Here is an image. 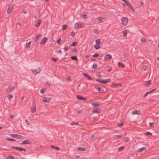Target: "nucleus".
Here are the masks:
<instances>
[{
  "label": "nucleus",
  "instance_id": "f257e3e1",
  "mask_svg": "<svg viewBox=\"0 0 159 159\" xmlns=\"http://www.w3.org/2000/svg\"><path fill=\"white\" fill-rule=\"evenodd\" d=\"M122 24L124 25H126L128 22V19L126 17H123L121 19Z\"/></svg>",
  "mask_w": 159,
  "mask_h": 159
},
{
  "label": "nucleus",
  "instance_id": "f03ea898",
  "mask_svg": "<svg viewBox=\"0 0 159 159\" xmlns=\"http://www.w3.org/2000/svg\"><path fill=\"white\" fill-rule=\"evenodd\" d=\"M123 5L124 6H125V5H126L127 6L129 7L131 10L133 11H135V10H134L132 5L130 4V3H129V2H128L127 1L125 2V4H124V3H122Z\"/></svg>",
  "mask_w": 159,
  "mask_h": 159
},
{
  "label": "nucleus",
  "instance_id": "7ed1b4c3",
  "mask_svg": "<svg viewBox=\"0 0 159 159\" xmlns=\"http://www.w3.org/2000/svg\"><path fill=\"white\" fill-rule=\"evenodd\" d=\"M91 103L92 105L95 107H98L101 104V103L99 102H93Z\"/></svg>",
  "mask_w": 159,
  "mask_h": 159
},
{
  "label": "nucleus",
  "instance_id": "20e7f679",
  "mask_svg": "<svg viewBox=\"0 0 159 159\" xmlns=\"http://www.w3.org/2000/svg\"><path fill=\"white\" fill-rule=\"evenodd\" d=\"M9 135L11 137L15 138L17 139H19L22 137V136L20 135L15 134H9Z\"/></svg>",
  "mask_w": 159,
  "mask_h": 159
},
{
  "label": "nucleus",
  "instance_id": "39448f33",
  "mask_svg": "<svg viewBox=\"0 0 159 159\" xmlns=\"http://www.w3.org/2000/svg\"><path fill=\"white\" fill-rule=\"evenodd\" d=\"M11 148H12L15 149L17 150H18V151H24V152L26 151V150L25 148H23L19 147H14L13 146H11Z\"/></svg>",
  "mask_w": 159,
  "mask_h": 159
},
{
  "label": "nucleus",
  "instance_id": "423d86ee",
  "mask_svg": "<svg viewBox=\"0 0 159 159\" xmlns=\"http://www.w3.org/2000/svg\"><path fill=\"white\" fill-rule=\"evenodd\" d=\"M83 24L82 22H77L75 24L74 26L75 28H80L83 26Z\"/></svg>",
  "mask_w": 159,
  "mask_h": 159
},
{
  "label": "nucleus",
  "instance_id": "0eeeda50",
  "mask_svg": "<svg viewBox=\"0 0 159 159\" xmlns=\"http://www.w3.org/2000/svg\"><path fill=\"white\" fill-rule=\"evenodd\" d=\"M13 9V6L12 5H9L7 11V13L8 14L11 13Z\"/></svg>",
  "mask_w": 159,
  "mask_h": 159
},
{
  "label": "nucleus",
  "instance_id": "6e6552de",
  "mask_svg": "<svg viewBox=\"0 0 159 159\" xmlns=\"http://www.w3.org/2000/svg\"><path fill=\"white\" fill-rule=\"evenodd\" d=\"M101 112V110L99 108H95L93 109L92 111V113H100Z\"/></svg>",
  "mask_w": 159,
  "mask_h": 159
},
{
  "label": "nucleus",
  "instance_id": "1a4fd4ad",
  "mask_svg": "<svg viewBox=\"0 0 159 159\" xmlns=\"http://www.w3.org/2000/svg\"><path fill=\"white\" fill-rule=\"evenodd\" d=\"M51 98H47L46 97H43V102H47L49 103L51 100Z\"/></svg>",
  "mask_w": 159,
  "mask_h": 159
},
{
  "label": "nucleus",
  "instance_id": "9d476101",
  "mask_svg": "<svg viewBox=\"0 0 159 159\" xmlns=\"http://www.w3.org/2000/svg\"><path fill=\"white\" fill-rule=\"evenodd\" d=\"M47 40V38L46 37H44L41 40V41L40 43V44H42L43 43L45 44Z\"/></svg>",
  "mask_w": 159,
  "mask_h": 159
},
{
  "label": "nucleus",
  "instance_id": "9b49d317",
  "mask_svg": "<svg viewBox=\"0 0 159 159\" xmlns=\"http://www.w3.org/2000/svg\"><path fill=\"white\" fill-rule=\"evenodd\" d=\"M112 58V56L110 54L106 55L104 57V59L106 60H108L111 59Z\"/></svg>",
  "mask_w": 159,
  "mask_h": 159
},
{
  "label": "nucleus",
  "instance_id": "f8f14e48",
  "mask_svg": "<svg viewBox=\"0 0 159 159\" xmlns=\"http://www.w3.org/2000/svg\"><path fill=\"white\" fill-rule=\"evenodd\" d=\"M34 74H36L37 73H39L40 71V68L37 69L35 70H31Z\"/></svg>",
  "mask_w": 159,
  "mask_h": 159
},
{
  "label": "nucleus",
  "instance_id": "ddd939ff",
  "mask_svg": "<svg viewBox=\"0 0 159 159\" xmlns=\"http://www.w3.org/2000/svg\"><path fill=\"white\" fill-rule=\"evenodd\" d=\"M77 98L80 100H86V98H85L83 97L80 95H77Z\"/></svg>",
  "mask_w": 159,
  "mask_h": 159
},
{
  "label": "nucleus",
  "instance_id": "4468645a",
  "mask_svg": "<svg viewBox=\"0 0 159 159\" xmlns=\"http://www.w3.org/2000/svg\"><path fill=\"white\" fill-rule=\"evenodd\" d=\"M111 81V79L102 80V81H101V82H102V83L106 84V83L109 82Z\"/></svg>",
  "mask_w": 159,
  "mask_h": 159
},
{
  "label": "nucleus",
  "instance_id": "2eb2a0df",
  "mask_svg": "<svg viewBox=\"0 0 159 159\" xmlns=\"http://www.w3.org/2000/svg\"><path fill=\"white\" fill-rule=\"evenodd\" d=\"M31 143V142L29 140H25L23 141L21 144H30Z\"/></svg>",
  "mask_w": 159,
  "mask_h": 159
},
{
  "label": "nucleus",
  "instance_id": "dca6fc26",
  "mask_svg": "<svg viewBox=\"0 0 159 159\" xmlns=\"http://www.w3.org/2000/svg\"><path fill=\"white\" fill-rule=\"evenodd\" d=\"M121 84H120L119 83H116L114 82H113L111 84V86L112 87H116L118 86H121Z\"/></svg>",
  "mask_w": 159,
  "mask_h": 159
},
{
  "label": "nucleus",
  "instance_id": "f3484780",
  "mask_svg": "<svg viewBox=\"0 0 159 159\" xmlns=\"http://www.w3.org/2000/svg\"><path fill=\"white\" fill-rule=\"evenodd\" d=\"M83 75L85 76L86 78H87L88 80H92V78L87 74L84 73L83 74Z\"/></svg>",
  "mask_w": 159,
  "mask_h": 159
},
{
  "label": "nucleus",
  "instance_id": "a211bd4d",
  "mask_svg": "<svg viewBox=\"0 0 159 159\" xmlns=\"http://www.w3.org/2000/svg\"><path fill=\"white\" fill-rule=\"evenodd\" d=\"M156 89H154L151 90V91H150L149 92L146 93L145 94L143 97H146V96H147V95L148 94H150V93L153 92Z\"/></svg>",
  "mask_w": 159,
  "mask_h": 159
},
{
  "label": "nucleus",
  "instance_id": "6ab92c4d",
  "mask_svg": "<svg viewBox=\"0 0 159 159\" xmlns=\"http://www.w3.org/2000/svg\"><path fill=\"white\" fill-rule=\"evenodd\" d=\"M146 149L145 147H143L142 148H140L137 150V152H140L143 151L145 150Z\"/></svg>",
  "mask_w": 159,
  "mask_h": 159
},
{
  "label": "nucleus",
  "instance_id": "aec40b11",
  "mask_svg": "<svg viewBox=\"0 0 159 159\" xmlns=\"http://www.w3.org/2000/svg\"><path fill=\"white\" fill-rule=\"evenodd\" d=\"M15 88V87L14 86H11V85H10L8 87V90L7 89V91L9 90L11 92L12 90H13V89Z\"/></svg>",
  "mask_w": 159,
  "mask_h": 159
},
{
  "label": "nucleus",
  "instance_id": "412c9836",
  "mask_svg": "<svg viewBox=\"0 0 159 159\" xmlns=\"http://www.w3.org/2000/svg\"><path fill=\"white\" fill-rule=\"evenodd\" d=\"M41 21H42V20L41 19H39L37 21V23L35 24V26H36V27L39 26V25L40 23H41Z\"/></svg>",
  "mask_w": 159,
  "mask_h": 159
},
{
  "label": "nucleus",
  "instance_id": "4be33fe9",
  "mask_svg": "<svg viewBox=\"0 0 159 159\" xmlns=\"http://www.w3.org/2000/svg\"><path fill=\"white\" fill-rule=\"evenodd\" d=\"M42 36V35L41 34H38L37 36H36L35 39H34V42H36L39 39V37H40Z\"/></svg>",
  "mask_w": 159,
  "mask_h": 159
},
{
  "label": "nucleus",
  "instance_id": "5701e85b",
  "mask_svg": "<svg viewBox=\"0 0 159 159\" xmlns=\"http://www.w3.org/2000/svg\"><path fill=\"white\" fill-rule=\"evenodd\" d=\"M118 66L120 67L124 68L125 67V65L121 62H119L118 63Z\"/></svg>",
  "mask_w": 159,
  "mask_h": 159
},
{
  "label": "nucleus",
  "instance_id": "b1692460",
  "mask_svg": "<svg viewBox=\"0 0 159 159\" xmlns=\"http://www.w3.org/2000/svg\"><path fill=\"white\" fill-rule=\"evenodd\" d=\"M95 43L97 45H99L101 43V42L100 39H96L95 41Z\"/></svg>",
  "mask_w": 159,
  "mask_h": 159
},
{
  "label": "nucleus",
  "instance_id": "393cba45",
  "mask_svg": "<svg viewBox=\"0 0 159 159\" xmlns=\"http://www.w3.org/2000/svg\"><path fill=\"white\" fill-rule=\"evenodd\" d=\"M36 107L35 106H34L33 107H31V112H34L36 111Z\"/></svg>",
  "mask_w": 159,
  "mask_h": 159
},
{
  "label": "nucleus",
  "instance_id": "a878e982",
  "mask_svg": "<svg viewBox=\"0 0 159 159\" xmlns=\"http://www.w3.org/2000/svg\"><path fill=\"white\" fill-rule=\"evenodd\" d=\"M113 137L115 139H117L119 138L122 137L121 135H115Z\"/></svg>",
  "mask_w": 159,
  "mask_h": 159
},
{
  "label": "nucleus",
  "instance_id": "bb28decb",
  "mask_svg": "<svg viewBox=\"0 0 159 159\" xmlns=\"http://www.w3.org/2000/svg\"><path fill=\"white\" fill-rule=\"evenodd\" d=\"M70 58L73 60L77 61L78 58L76 56H71Z\"/></svg>",
  "mask_w": 159,
  "mask_h": 159
},
{
  "label": "nucleus",
  "instance_id": "cd10ccee",
  "mask_svg": "<svg viewBox=\"0 0 159 159\" xmlns=\"http://www.w3.org/2000/svg\"><path fill=\"white\" fill-rule=\"evenodd\" d=\"M97 68V63H94L93 66L91 67V68L96 69Z\"/></svg>",
  "mask_w": 159,
  "mask_h": 159
},
{
  "label": "nucleus",
  "instance_id": "c85d7f7f",
  "mask_svg": "<svg viewBox=\"0 0 159 159\" xmlns=\"http://www.w3.org/2000/svg\"><path fill=\"white\" fill-rule=\"evenodd\" d=\"M151 82V81L150 80H149L147 81L145 83V84H144V85H146V86H148L150 84Z\"/></svg>",
  "mask_w": 159,
  "mask_h": 159
},
{
  "label": "nucleus",
  "instance_id": "c756f323",
  "mask_svg": "<svg viewBox=\"0 0 159 159\" xmlns=\"http://www.w3.org/2000/svg\"><path fill=\"white\" fill-rule=\"evenodd\" d=\"M31 42V41H30L28 43H26V46L27 47V48H28L30 47Z\"/></svg>",
  "mask_w": 159,
  "mask_h": 159
},
{
  "label": "nucleus",
  "instance_id": "7c9ffc66",
  "mask_svg": "<svg viewBox=\"0 0 159 159\" xmlns=\"http://www.w3.org/2000/svg\"><path fill=\"white\" fill-rule=\"evenodd\" d=\"M148 69V67L146 66H142V70L143 71H145Z\"/></svg>",
  "mask_w": 159,
  "mask_h": 159
},
{
  "label": "nucleus",
  "instance_id": "2f4dec72",
  "mask_svg": "<svg viewBox=\"0 0 159 159\" xmlns=\"http://www.w3.org/2000/svg\"><path fill=\"white\" fill-rule=\"evenodd\" d=\"M50 147L52 148L56 149L57 150H59L60 149L58 147L53 146L52 145H51Z\"/></svg>",
  "mask_w": 159,
  "mask_h": 159
},
{
  "label": "nucleus",
  "instance_id": "473e14b6",
  "mask_svg": "<svg viewBox=\"0 0 159 159\" xmlns=\"http://www.w3.org/2000/svg\"><path fill=\"white\" fill-rule=\"evenodd\" d=\"M7 159H14V157L12 155H9L7 156Z\"/></svg>",
  "mask_w": 159,
  "mask_h": 159
},
{
  "label": "nucleus",
  "instance_id": "72a5a7b5",
  "mask_svg": "<svg viewBox=\"0 0 159 159\" xmlns=\"http://www.w3.org/2000/svg\"><path fill=\"white\" fill-rule=\"evenodd\" d=\"M81 17L84 19H86L87 18V15L86 14L82 13L81 15Z\"/></svg>",
  "mask_w": 159,
  "mask_h": 159
},
{
  "label": "nucleus",
  "instance_id": "f704fd0d",
  "mask_svg": "<svg viewBox=\"0 0 159 159\" xmlns=\"http://www.w3.org/2000/svg\"><path fill=\"white\" fill-rule=\"evenodd\" d=\"M77 149L78 150L81 151H84L85 150L84 148L82 147L77 148Z\"/></svg>",
  "mask_w": 159,
  "mask_h": 159
},
{
  "label": "nucleus",
  "instance_id": "c9c22d12",
  "mask_svg": "<svg viewBox=\"0 0 159 159\" xmlns=\"http://www.w3.org/2000/svg\"><path fill=\"white\" fill-rule=\"evenodd\" d=\"M139 112V111H133L132 112V114L133 115H134L135 114H138Z\"/></svg>",
  "mask_w": 159,
  "mask_h": 159
},
{
  "label": "nucleus",
  "instance_id": "e433bc0d",
  "mask_svg": "<svg viewBox=\"0 0 159 159\" xmlns=\"http://www.w3.org/2000/svg\"><path fill=\"white\" fill-rule=\"evenodd\" d=\"M103 18H102L101 17H98V20L99 22H102V20L103 19Z\"/></svg>",
  "mask_w": 159,
  "mask_h": 159
},
{
  "label": "nucleus",
  "instance_id": "4c0bfd02",
  "mask_svg": "<svg viewBox=\"0 0 159 159\" xmlns=\"http://www.w3.org/2000/svg\"><path fill=\"white\" fill-rule=\"evenodd\" d=\"M7 140L9 141H15L16 139L11 138H7Z\"/></svg>",
  "mask_w": 159,
  "mask_h": 159
},
{
  "label": "nucleus",
  "instance_id": "58836bf2",
  "mask_svg": "<svg viewBox=\"0 0 159 159\" xmlns=\"http://www.w3.org/2000/svg\"><path fill=\"white\" fill-rule=\"evenodd\" d=\"M67 27V25L66 24L63 25L62 26V30H65Z\"/></svg>",
  "mask_w": 159,
  "mask_h": 159
},
{
  "label": "nucleus",
  "instance_id": "ea45409f",
  "mask_svg": "<svg viewBox=\"0 0 159 159\" xmlns=\"http://www.w3.org/2000/svg\"><path fill=\"white\" fill-rule=\"evenodd\" d=\"M141 41L142 43H144L146 41V39L144 38H142L141 39Z\"/></svg>",
  "mask_w": 159,
  "mask_h": 159
},
{
  "label": "nucleus",
  "instance_id": "a19ab883",
  "mask_svg": "<svg viewBox=\"0 0 159 159\" xmlns=\"http://www.w3.org/2000/svg\"><path fill=\"white\" fill-rule=\"evenodd\" d=\"M16 27L19 29H20L21 27V25L19 23H18L16 25Z\"/></svg>",
  "mask_w": 159,
  "mask_h": 159
},
{
  "label": "nucleus",
  "instance_id": "79ce46f5",
  "mask_svg": "<svg viewBox=\"0 0 159 159\" xmlns=\"http://www.w3.org/2000/svg\"><path fill=\"white\" fill-rule=\"evenodd\" d=\"M77 44V43L76 42H74L71 45V46H75V45Z\"/></svg>",
  "mask_w": 159,
  "mask_h": 159
},
{
  "label": "nucleus",
  "instance_id": "37998d69",
  "mask_svg": "<svg viewBox=\"0 0 159 159\" xmlns=\"http://www.w3.org/2000/svg\"><path fill=\"white\" fill-rule=\"evenodd\" d=\"M69 49V47L68 46H65L64 48V51L65 52H66Z\"/></svg>",
  "mask_w": 159,
  "mask_h": 159
},
{
  "label": "nucleus",
  "instance_id": "c03bdc74",
  "mask_svg": "<svg viewBox=\"0 0 159 159\" xmlns=\"http://www.w3.org/2000/svg\"><path fill=\"white\" fill-rule=\"evenodd\" d=\"M101 73L100 72H98L96 74V75L98 77H99V78L101 77Z\"/></svg>",
  "mask_w": 159,
  "mask_h": 159
},
{
  "label": "nucleus",
  "instance_id": "a18cd8bd",
  "mask_svg": "<svg viewBox=\"0 0 159 159\" xmlns=\"http://www.w3.org/2000/svg\"><path fill=\"white\" fill-rule=\"evenodd\" d=\"M144 134H146V135H152V133H150V132H148V131L146 133H145Z\"/></svg>",
  "mask_w": 159,
  "mask_h": 159
},
{
  "label": "nucleus",
  "instance_id": "49530a36",
  "mask_svg": "<svg viewBox=\"0 0 159 159\" xmlns=\"http://www.w3.org/2000/svg\"><path fill=\"white\" fill-rule=\"evenodd\" d=\"M100 46L99 45H95L94 46V48L96 49H98V48H100Z\"/></svg>",
  "mask_w": 159,
  "mask_h": 159
},
{
  "label": "nucleus",
  "instance_id": "de8ad7c7",
  "mask_svg": "<svg viewBox=\"0 0 159 159\" xmlns=\"http://www.w3.org/2000/svg\"><path fill=\"white\" fill-rule=\"evenodd\" d=\"M127 34V32L126 31H124L123 33V35L124 37H125Z\"/></svg>",
  "mask_w": 159,
  "mask_h": 159
},
{
  "label": "nucleus",
  "instance_id": "09e8293b",
  "mask_svg": "<svg viewBox=\"0 0 159 159\" xmlns=\"http://www.w3.org/2000/svg\"><path fill=\"white\" fill-rule=\"evenodd\" d=\"M154 122L149 123V125L150 127H152L154 126Z\"/></svg>",
  "mask_w": 159,
  "mask_h": 159
},
{
  "label": "nucleus",
  "instance_id": "8fccbe9b",
  "mask_svg": "<svg viewBox=\"0 0 159 159\" xmlns=\"http://www.w3.org/2000/svg\"><path fill=\"white\" fill-rule=\"evenodd\" d=\"M99 56L98 54V53H96L93 55V57H98Z\"/></svg>",
  "mask_w": 159,
  "mask_h": 159
},
{
  "label": "nucleus",
  "instance_id": "3c124183",
  "mask_svg": "<svg viewBox=\"0 0 159 159\" xmlns=\"http://www.w3.org/2000/svg\"><path fill=\"white\" fill-rule=\"evenodd\" d=\"M13 97V96L11 94H10L8 96V98L9 100H11Z\"/></svg>",
  "mask_w": 159,
  "mask_h": 159
},
{
  "label": "nucleus",
  "instance_id": "603ef678",
  "mask_svg": "<svg viewBox=\"0 0 159 159\" xmlns=\"http://www.w3.org/2000/svg\"><path fill=\"white\" fill-rule=\"evenodd\" d=\"M124 148V147L122 146L120 147L118 149L119 151H120V150H122Z\"/></svg>",
  "mask_w": 159,
  "mask_h": 159
},
{
  "label": "nucleus",
  "instance_id": "864d4df0",
  "mask_svg": "<svg viewBox=\"0 0 159 159\" xmlns=\"http://www.w3.org/2000/svg\"><path fill=\"white\" fill-rule=\"evenodd\" d=\"M75 34V33L73 31H72L70 33V35L72 36H73Z\"/></svg>",
  "mask_w": 159,
  "mask_h": 159
},
{
  "label": "nucleus",
  "instance_id": "5fc2aeb1",
  "mask_svg": "<svg viewBox=\"0 0 159 159\" xmlns=\"http://www.w3.org/2000/svg\"><path fill=\"white\" fill-rule=\"evenodd\" d=\"M96 80L97 81H98V82H100L101 83H102L101 81H102V80H101L100 79H96Z\"/></svg>",
  "mask_w": 159,
  "mask_h": 159
},
{
  "label": "nucleus",
  "instance_id": "6e6d98bb",
  "mask_svg": "<svg viewBox=\"0 0 159 159\" xmlns=\"http://www.w3.org/2000/svg\"><path fill=\"white\" fill-rule=\"evenodd\" d=\"M117 125L120 126V127H121L123 125V122H122L120 124H118Z\"/></svg>",
  "mask_w": 159,
  "mask_h": 159
},
{
  "label": "nucleus",
  "instance_id": "4d7b16f0",
  "mask_svg": "<svg viewBox=\"0 0 159 159\" xmlns=\"http://www.w3.org/2000/svg\"><path fill=\"white\" fill-rule=\"evenodd\" d=\"M77 51V49L76 48H74L73 50H72V52H74V53H75Z\"/></svg>",
  "mask_w": 159,
  "mask_h": 159
},
{
  "label": "nucleus",
  "instance_id": "13d9d810",
  "mask_svg": "<svg viewBox=\"0 0 159 159\" xmlns=\"http://www.w3.org/2000/svg\"><path fill=\"white\" fill-rule=\"evenodd\" d=\"M61 40V39L60 38L59 39H58L57 41L56 42L58 43L59 44L60 43V41Z\"/></svg>",
  "mask_w": 159,
  "mask_h": 159
},
{
  "label": "nucleus",
  "instance_id": "bf43d9fd",
  "mask_svg": "<svg viewBox=\"0 0 159 159\" xmlns=\"http://www.w3.org/2000/svg\"><path fill=\"white\" fill-rule=\"evenodd\" d=\"M78 123L77 122H72L71 123V124H72V125H78Z\"/></svg>",
  "mask_w": 159,
  "mask_h": 159
},
{
  "label": "nucleus",
  "instance_id": "052dcab7",
  "mask_svg": "<svg viewBox=\"0 0 159 159\" xmlns=\"http://www.w3.org/2000/svg\"><path fill=\"white\" fill-rule=\"evenodd\" d=\"M22 12L24 14H26L27 13V11L25 9H23L22 11Z\"/></svg>",
  "mask_w": 159,
  "mask_h": 159
},
{
  "label": "nucleus",
  "instance_id": "680f3d73",
  "mask_svg": "<svg viewBox=\"0 0 159 159\" xmlns=\"http://www.w3.org/2000/svg\"><path fill=\"white\" fill-rule=\"evenodd\" d=\"M44 90H43V89H42L41 90H40V92L42 94H43L44 93Z\"/></svg>",
  "mask_w": 159,
  "mask_h": 159
},
{
  "label": "nucleus",
  "instance_id": "e2e57ef3",
  "mask_svg": "<svg viewBox=\"0 0 159 159\" xmlns=\"http://www.w3.org/2000/svg\"><path fill=\"white\" fill-rule=\"evenodd\" d=\"M14 115H10L9 116V117L11 119H13L14 118Z\"/></svg>",
  "mask_w": 159,
  "mask_h": 159
},
{
  "label": "nucleus",
  "instance_id": "0e129e2a",
  "mask_svg": "<svg viewBox=\"0 0 159 159\" xmlns=\"http://www.w3.org/2000/svg\"><path fill=\"white\" fill-rule=\"evenodd\" d=\"M95 137V135L94 134H93L91 135V138L93 139H94Z\"/></svg>",
  "mask_w": 159,
  "mask_h": 159
},
{
  "label": "nucleus",
  "instance_id": "69168bd1",
  "mask_svg": "<svg viewBox=\"0 0 159 159\" xmlns=\"http://www.w3.org/2000/svg\"><path fill=\"white\" fill-rule=\"evenodd\" d=\"M52 60L55 62H56L57 61V59L55 58H52Z\"/></svg>",
  "mask_w": 159,
  "mask_h": 159
},
{
  "label": "nucleus",
  "instance_id": "338daca9",
  "mask_svg": "<svg viewBox=\"0 0 159 159\" xmlns=\"http://www.w3.org/2000/svg\"><path fill=\"white\" fill-rule=\"evenodd\" d=\"M96 89L98 91H99V92L100 91L101 88L100 87H98V88H96Z\"/></svg>",
  "mask_w": 159,
  "mask_h": 159
},
{
  "label": "nucleus",
  "instance_id": "774afa93",
  "mask_svg": "<svg viewBox=\"0 0 159 159\" xmlns=\"http://www.w3.org/2000/svg\"><path fill=\"white\" fill-rule=\"evenodd\" d=\"M104 92V90L103 89H100V93H103Z\"/></svg>",
  "mask_w": 159,
  "mask_h": 159
}]
</instances>
